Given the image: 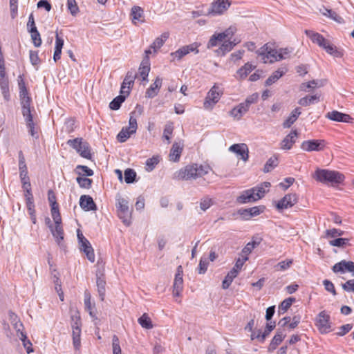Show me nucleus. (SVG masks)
Listing matches in <instances>:
<instances>
[{
    "instance_id": "2",
    "label": "nucleus",
    "mask_w": 354,
    "mask_h": 354,
    "mask_svg": "<svg viewBox=\"0 0 354 354\" xmlns=\"http://www.w3.org/2000/svg\"><path fill=\"white\" fill-rule=\"evenodd\" d=\"M314 178L324 184L336 185L344 180V175L337 171L326 169H317L313 176Z\"/></svg>"
},
{
    "instance_id": "25",
    "label": "nucleus",
    "mask_w": 354,
    "mask_h": 354,
    "mask_svg": "<svg viewBox=\"0 0 354 354\" xmlns=\"http://www.w3.org/2000/svg\"><path fill=\"white\" fill-rule=\"evenodd\" d=\"M183 145L178 142H174L169 153L170 160L174 162H178L180 157L183 151Z\"/></svg>"
},
{
    "instance_id": "24",
    "label": "nucleus",
    "mask_w": 354,
    "mask_h": 354,
    "mask_svg": "<svg viewBox=\"0 0 354 354\" xmlns=\"http://www.w3.org/2000/svg\"><path fill=\"white\" fill-rule=\"evenodd\" d=\"M150 71L149 59L144 58L139 67V75L142 81H147L149 73Z\"/></svg>"
},
{
    "instance_id": "59",
    "label": "nucleus",
    "mask_w": 354,
    "mask_h": 354,
    "mask_svg": "<svg viewBox=\"0 0 354 354\" xmlns=\"http://www.w3.org/2000/svg\"><path fill=\"white\" fill-rule=\"evenodd\" d=\"M292 264V260L286 259L285 261H282L278 263L275 266V268L277 270L283 271V270H286L288 268H289Z\"/></svg>"
},
{
    "instance_id": "53",
    "label": "nucleus",
    "mask_w": 354,
    "mask_h": 354,
    "mask_svg": "<svg viewBox=\"0 0 354 354\" xmlns=\"http://www.w3.org/2000/svg\"><path fill=\"white\" fill-rule=\"evenodd\" d=\"M76 180L80 187L86 189H89L91 187L93 183L91 179L83 177H77Z\"/></svg>"
},
{
    "instance_id": "39",
    "label": "nucleus",
    "mask_w": 354,
    "mask_h": 354,
    "mask_svg": "<svg viewBox=\"0 0 354 354\" xmlns=\"http://www.w3.org/2000/svg\"><path fill=\"white\" fill-rule=\"evenodd\" d=\"M286 70L278 69L274 71L266 81V86H270L277 82L286 73Z\"/></svg>"
},
{
    "instance_id": "26",
    "label": "nucleus",
    "mask_w": 354,
    "mask_h": 354,
    "mask_svg": "<svg viewBox=\"0 0 354 354\" xmlns=\"http://www.w3.org/2000/svg\"><path fill=\"white\" fill-rule=\"evenodd\" d=\"M262 211L259 207H253L248 209H241L239 210V214L244 219H250L251 217L259 215Z\"/></svg>"
},
{
    "instance_id": "43",
    "label": "nucleus",
    "mask_w": 354,
    "mask_h": 354,
    "mask_svg": "<svg viewBox=\"0 0 354 354\" xmlns=\"http://www.w3.org/2000/svg\"><path fill=\"white\" fill-rule=\"evenodd\" d=\"M138 321L142 328L146 329H151L153 328L151 320L147 313H144Z\"/></svg>"
},
{
    "instance_id": "28",
    "label": "nucleus",
    "mask_w": 354,
    "mask_h": 354,
    "mask_svg": "<svg viewBox=\"0 0 354 354\" xmlns=\"http://www.w3.org/2000/svg\"><path fill=\"white\" fill-rule=\"evenodd\" d=\"M83 244H80V250H82L91 262L95 261V254L93 248L88 240H84Z\"/></svg>"
},
{
    "instance_id": "35",
    "label": "nucleus",
    "mask_w": 354,
    "mask_h": 354,
    "mask_svg": "<svg viewBox=\"0 0 354 354\" xmlns=\"http://www.w3.org/2000/svg\"><path fill=\"white\" fill-rule=\"evenodd\" d=\"M169 37L168 32L162 33L160 37H157L154 41L151 44L150 47L153 49L156 52L158 49L162 47L165 43V41Z\"/></svg>"
},
{
    "instance_id": "23",
    "label": "nucleus",
    "mask_w": 354,
    "mask_h": 354,
    "mask_svg": "<svg viewBox=\"0 0 354 354\" xmlns=\"http://www.w3.org/2000/svg\"><path fill=\"white\" fill-rule=\"evenodd\" d=\"M130 15L132 19V22L134 24H137L138 22L143 23L145 21L144 10L140 6H133L131 10Z\"/></svg>"
},
{
    "instance_id": "8",
    "label": "nucleus",
    "mask_w": 354,
    "mask_h": 354,
    "mask_svg": "<svg viewBox=\"0 0 354 354\" xmlns=\"http://www.w3.org/2000/svg\"><path fill=\"white\" fill-rule=\"evenodd\" d=\"M198 46L199 45L196 42L189 45L182 46L175 52L170 53V56L173 58L172 61H174L175 59L177 60H180L184 56L187 55L191 52H194L195 54L198 53Z\"/></svg>"
},
{
    "instance_id": "29",
    "label": "nucleus",
    "mask_w": 354,
    "mask_h": 354,
    "mask_svg": "<svg viewBox=\"0 0 354 354\" xmlns=\"http://www.w3.org/2000/svg\"><path fill=\"white\" fill-rule=\"evenodd\" d=\"M9 319L17 332V335H18V334L20 335L21 332H24V325L15 313L12 311L9 312Z\"/></svg>"
},
{
    "instance_id": "21",
    "label": "nucleus",
    "mask_w": 354,
    "mask_h": 354,
    "mask_svg": "<svg viewBox=\"0 0 354 354\" xmlns=\"http://www.w3.org/2000/svg\"><path fill=\"white\" fill-rule=\"evenodd\" d=\"M306 35L311 39L313 43L317 44L319 46L323 48L327 44V40L322 35L313 30H306Z\"/></svg>"
},
{
    "instance_id": "46",
    "label": "nucleus",
    "mask_w": 354,
    "mask_h": 354,
    "mask_svg": "<svg viewBox=\"0 0 354 354\" xmlns=\"http://www.w3.org/2000/svg\"><path fill=\"white\" fill-rule=\"evenodd\" d=\"M19 338L22 341L24 346L26 349L27 353H30L33 351L32 348V343L28 339L26 334L24 332H21V334L17 335Z\"/></svg>"
},
{
    "instance_id": "3",
    "label": "nucleus",
    "mask_w": 354,
    "mask_h": 354,
    "mask_svg": "<svg viewBox=\"0 0 354 354\" xmlns=\"http://www.w3.org/2000/svg\"><path fill=\"white\" fill-rule=\"evenodd\" d=\"M207 168L203 165L194 164L187 165L185 168L180 169L175 174V178L178 180L196 179L207 174Z\"/></svg>"
},
{
    "instance_id": "7",
    "label": "nucleus",
    "mask_w": 354,
    "mask_h": 354,
    "mask_svg": "<svg viewBox=\"0 0 354 354\" xmlns=\"http://www.w3.org/2000/svg\"><path fill=\"white\" fill-rule=\"evenodd\" d=\"M315 325L322 333H328L332 330L330 315L325 311H321L315 319Z\"/></svg>"
},
{
    "instance_id": "62",
    "label": "nucleus",
    "mask_w": 354,
    "mask_h": 354,
    "mask_svg": "<svg viewBox=\"0 0 354 354\" xmlns=\"http://www.w3.org/2000/svg\"><path fill=\"white\" fill-rule=\"evenodd\" d=\"M158 162V157L153 156L151 158H148L146 161L147 169L149 171H152Z\"/></svg>"
},
{
    "instance_id": "6",
    "label": "nucleus",
    "mask_w": 354,
    "mask_h": 354,
    "mask_svg": "<svg viewBox=\"0 0 354 354\" xmlns=\"http://www.w3.org/2000/svg\"><path fill=\"white\" fill-rule=\"evenodd\" d=\"M256 53L261 57L264 63H273L275 61L279 60L278 57L279 51L270 48L268 44H265L258 49Z\"/></svg>"
},
{
    "instance_id": "34",
    "label": "nucleus",
    "mask_w": 354,
    "mask_h": 354,
    "mask_svg": "<svg viewBox=\"0 0 354 354\" xmlns=\"http://www.w3.org/2000/svg\"><path fill=\"white\" fill-rule=\"evenodd\" d=\"M238 274V272L235 269H232L223 279L222 282V288L223 289H227L233 281V279Z\"/></svg>"
},
{
    "instance_id": "42",
    "label": "nucleus",
    "mask_w": 354,
    "mask_h": 354,
    "mask_svg": "<svg viewBox=\"0 0 354 354\" xmlns=\"http://www.w3.org/2000/svg\"><path fill=\"white\" fill-rule=\"evenodd\" d=\"M254 68L251 64L246 63L237 71V75L241 79H243Z\"/></svg>"
},
{
    "instance_id": "56",
    "label": "nucleus",
    "mask_w": 354,
    "mask_h": 354,
    "mask_svg": "<svg viewBox=\"0 0 354 354\" xmlns=\"http://www.w3.org/2000/svg\"><path fill=\"white\" fill-rule=\"evenodd\" d=\"M67 7L73 16H75L79 12V8L75 0H67Z\"/></svg>"
},
{
    "instance_id": "31",
    "label": "nucleus",
    "mask_w": 354,
    "mask_h": 354,
    "mask_svg": "<svg viewBox=\"0 0 354 354\" xmlns=\"http://www.w3.org/2000/svg\"><path fill=\"white\" fill-rule=\"evenodd\" d=\"M300 114V108H295L291 112L288 118L283 122V127L284 128H290L292 126V124L297 120Z\"/></svg>"
},
{
    "instance_id": "58",
    "label": "nucleus",
    "mask_w": 354,
    "mask_h": 354,
    "mask_svg": "<svg viewBox=\"0 0 354 354\" xmlns=\"http://www.w3.org/2000/svg\"><path fill=\"white\" fill-rule=\"evenodd\" d=\"M295 301V299L293 297H289L288 299H284L280 304L279 308V310H283V313L286 312L292 304V303Z\"/></svg>"
},
{
    "instance_id": "47",
    "label": "nucleus",
    "mask_w": 354,
    "mask_h": 354,
    "mask_svg": "<svg viewBox=\"0 0 354 354\" xmlns=\"http://www.w3.org/2000/svg\"><path fill=\"white\" fill-rule=\"evenodd\" d=\"M323 48L330 55H333L334 57H341L342 54L339 51L337 50L335 46L331 44L329 41H327L326 46H323Z\"/></svg>"
},
{
    "instance_id": "9",
    "label": "nucleus",
    "mask_w": 354,
    "mask_h": 354,
    "mask_svg": "<svg viewBox=\"0 0 354 354\" xmlns=\"http://www.w3.org/2000/svg\"><path fill=\"white\" fill-rule=\"evenodd\" d=\"M222 93L219 91V88L214 85L207 93L204 102V107L206 109H212L216 104L221 96Z\"/></svg>"
},
{
    "instance_id": "50",
    "label": "nucleus",
    "mask_w": 354,
    "mask_h": 354,
    "mask_svg": "<svg viewBox=\"0 0 354 354\" xmlns=\"http://www.w3.org/2000/svg\"><path fill=\"white\" fill-rule=\"evenodd\" d=\"M32 31L29 32L31 35L33 44L35 47H39L41 45V39L39 32L37 30L32 29Z\"/></svg>"
},
{
    "instance_id": "14",
    "label": "nucleus",
    "mask_w": 354,
    "mask_h": 354,
    "mask_svg": "<svg viewBox=\"0 0 354 354\" xmlns=\"http://www.w3.org/2000/svg\"><path fill=\"white\" fill-rule=\"evenodd\" d=\"M136 74L133 71H128L123 80L120 88V93L128 95L130 93V88L133 85Z\"/></svg>"
},
{
    "instance_id": "51",
    "label": "nucleus",
    "mask_w": 354,
    "mask_h": 354,
    "mask_svg": "<svg viewBox=\"0 0 354 354\" xmlns=\"http://www.w3.org/2000/svg\"><path fill=\"white\" fill-rule=\"evenodd\" d=\"M133 133H130V130L123 127L117 136L118 140L120 142H125Z\"/></svg>"
},
{
    "instance_id": "32",
    "label": "nucleus",
    "mask_w": 354,
    "mask_h": 354,
    "mask_svg": "<svg viewBox=\"0 0 354 354\" xmlns=\"http://www.w3.org/2000/svg\"><path fill=\"white\" fill-rule=\"evenodd\" d=\"M21 105L22 109V114L25 118H29V120H30V118L32 115L30 111V97H26L24 99H21Z\"/></svg>"
},
{
    "instance_id": "37",
    "label": "nucleus",
    "mask_w": 354,
    "mask_h": 354,
    "mask_svg": "<svg viewBox=\"0 0 354 354\" xmlns=\"http://www.w3.org/2000/svg\"><path fill=\"white\" fill-rule=\"evenodd\" d=\"M275 328V322L267 324L266 328L263 333L260 330H258V334L256 336L260 342H263L266 337L269 335L270 333Z\"/></svg>"
},
{
    "instance_id": "61",
    "label": "nucleus",
    "mask_w": 354,
    "mask_h": 354,
    "mask_svg": "<svg viewBox=\"0 0 354 354\" xmlns=\"http://www.w3.org/2000/svg\"><path fill=\"white\" fill-rule=\"evenodd\" d=\"M209 262L207 258L201 257L198 265V273L205 274L207 270Z\"/></svg>"
},
{
    "instance_id": "38",
    "label": "nucleus",
    "mask_w": 354,
    "mask_h": 354,
    "mask_svg": "<svg viewBox=\"0 0 354 354\" xmlns=\"http://www.w3.org/2000/svg\"><path fill=\"white\" fill-rule=\"evenodd\" d=\"M19 169L20 177L28 176L25 158L21 151L19 152Z\"/></svg>"
},
{
    "instance_id": "44",
    "label": "nucleus",
    "mask_w": 354,
    "mask_h": 354,
    "mask_svg": "<svg viewBox=\"0 0 354 354\" xmlns=\"http://www.w3.org/2000/svg\"><path fill=\"white\" fill-rule=\"evenodd\" d=\"M73 329V342L75 348H78L80 346V335H81V328L76 326Z\"/></svg>"
},
{
    "instance_id": "18",
    "label": "nucleus",
    "mask_w": 354,
    "mask_h": 354,
    "mask_svg": "<svg viewBox=\"0 0 354 354\" xmlns=\"http://www.w3.org/2000/svg\"><path fill=\"white\" fill-rule=\"evenodd\" d=\"M80 205L85 211L96 210L97 207L91 196L82 195L80 198Z\"/></svg>"
},
{
    "instance_id": "54",
    "label": "nucleus",
    "mask_w": 354,
    "mask_h": 354,
    "mask_svg": "<svg viewBox=\"0 0 354 354\" xmlns=\"http://www.w3.org/2000/svg\"><path fill=\"white\" fill-rule=\"evenodd\" d=\"M26 125L29 128L30 134L35 138H38V133L35 131V123L33 122L32 116L30 118V120H29V118H25Z\"/></svg>"
},
{
    "instance_id": "48",
    "label": "nucleus",
    "mask_w": 354,
    "mask_h": 354,
    "mask_svg": "<svg viewBox=\"0 0 354 354\" xmlns=\"http://www.w3.org/2000/svg\"><path fill=\"white\" fill-rule=\"evenodd\" d=\"M222 41H223V40L222 39L221 35H220V33H215L209 39L207 44V48H210L216 46L219 43Z\"/></svg>"
},
{
    "instance_id": "13",
    "label": "nucleus",
    "mask_w": 354,
    "mask_h": 354,
    "mask_svg": "<svg viewBox=\"0 0 354 354\" xmlns=\"http://www.w3.org/2000/svg\"><path fill=\"white\" fill-rule=\"evenodd\" d=\"M297 202V198L295 194H288L277 203V209L279 210L292 207Z\"/></svg>"
},
{
    "instance_id": "16",
    "label": "nucleus",
    "mask_w": 354,
    "mask_h": 354,
    "mask_svg": "<svg viewBox=\"0 0 354 354\" xmlns=\"http://www.w3.org/2000/svg\"><path fill=\"white\" fill-rule=\"evenodd\" d=\"M229 150L240 156L243 161L245 162L248 160V147L246 144H234L230 147Z\"/></svg>"
},
{
    "instance_id": "1",
    "label": "nucleus",
    "mask_w": 354,
    "mask_h": 354,
    "mask_svg": "<svg viewBox=\"0 0 354 354\" xmlns=\"http://www.w3.org/2000/svg\"><path fill=\"white\" fill-rule=\"evenodd\" d=\"M270 187V183L269 182H263L252 189L243 192L237 198V201L242 204L257 201L264 196Z\"/></svg>"
},
{
    "instance_id": "45",
    "label": "nucleus",
    "mask_w": 354,
    "mask_h": 354,
    "mask_svg": "<svg viewBox=\"0 0 354 354\" xmlns=\"http://www.w3.org/2000/svg\"><path fill=\"white\" fill-rule=\"evenodd\" d=\"M350 239L348 238H337L334 240L330 241L329 243L332 246H336L338 248H344L346 245H349L348 241Z\"/></svg>"
},
{
    "instance_id": "27",
    "label": "nucleus",
    "mask_w": 354,
    "mask_h": 354,
    "mask_svg": "<svg viewBox=\"0 0 354 354\" xmlns=\"http://www.w3.org/2000/svg\"><path fill=\"white\" fill-rule=\"evenodd\" d=\"M61 224L62 223L55 224V228H53L52 225L49 226L53 234V236L55 237L57 243L60 246L62 245L61 242L64 239V230Z\"/></svg>"
},
{
    "instance_id": "10",
    "label": "nucleus",
    "mask_w": 354,
    "mask_h": 354,
    "mask_svg": "<svg viewBox=\"0 0 354 354\" xmlns=\"http://www.w3.org/2000/svg\"><path fill=\"white\" fill-rule=\"evenodd\" d=\"M183 267L178 266L173 284V295L174 297H179L183 289Z\"/></svg>"
},
{
    "instance_id": "63",
    "label": "nucleus",
    "mask_w": 354,
    "mask_h": 354,
    "mask_svg": "<svg viewBox=\"0 0 354 354\" xmlns=\"http://www.w3.org/2000/svg\"><path fill=\"white\" fill-rule=\"evenodd\" d=\"M113 354H122L121 348L120 346L119 339L116 335L113 337Z\"/></svg>"
},
{
    "instance_id": "5",
    "label": "nucleus",
    "mask_w": 354,
    "mask_h": 354,
    "mask_svg": "<svg viewBox=\"0 0 354 354\" xmlns=\"http://www.w3.org/2000/svg\"><path fill=\"white\" fill-rule=\"evenodd\" d=\"M118 214L126 225L131 224V211L129 207L128 201L119 196L117 199Z\"/></svg>"
},
{
    "instance_id": "22",
    "label": "nucleus",
    "mask_w": 354,
    "mask_h": 354,
    "mask_svg": "<svg viewBox=\"0 0 354 354\" xmlns=\"http://www.w3.org/2000/svg\"><path fill=\"white\" fill-rule=\"evenodd\" d=\"M162 86V79L157 77L154 82L148 88L145 92V97L147 98H153L157 95Z\"/></svg>"
},
{
    "instance_id": "36",
    "label": "nucleus",
    "mask_w": 354,
    "mask_h": 354,
    "mask_svg": "<svg viewBox=\"0 0 354 354\" xmlns=\"http://www.w3.org/2000/svg\"><path fill=\"white\" fill-rule=\"evenodd\" d=\"M319 96L317 95H310V96L306 95V96L301 98L299 100L298 103L301 106H307L310 104H313L315 102H319Z\"/></svg>"
},
{
    "instance_id": "57",
    "label": "nucleus",
    "mask_w": 354,
    "mask_h": 354,
    "mask_svg": "<svg viewBox=\"0 0 354 354\" xmlns=\"http://www.w3.org/2000/svg\"><path fill=\"white\" fill-rule=\"evenodd\" d=\"M258 99L259 94L257 93H254L248 96L243 103L250 109V106L253 104H255L258 101Z\"/></svg>"
},
{
    "instance_id": "49",
    "label": "nucleus",
    "mask_w": 354,
    "mask_h": 354,
    "mask_svg": "<svg viewBox=\"0 0 354 354\" xmlns=\"http://www.w3.org/2000/svg\"><path fill=\"white\" fill-rule=\"evenodd\" d=\"M136 177V171L132 169H127L124 171V181L127 184L132 183L135 181Z\"/></svg>"
},
{
    "instance_id": "52",
    "label": "nucleus",
    "mask_w": 354,
    "mask_h": 354,
    "mask_svg": "<svg viewBox=\"0 0 354 354\" xmlns=\"http://www.w3.org/2000/svg\"><path fill=\"white\" fill-rule=\"evenodd\" d=\"M51 214L55 224L62 223V218L59 211V205L51 207Z\"/></svg>"
},
{
    "instance_id": "30",
    "label": "nucleus",
    "mask_w": 354,
    "mask_h": 354,
    "mask_svg": "<svg viewBox=\"0 0 354 354\" xmlns=\"http://www.w3.org/2000/svg\"><path fill=\"white\" fill-rule=\"evenodd\" d=\"M285 337L286 335L283 333L282 330H278L275 335L273 337L269 345V351H273L274 350H275L277 347L282 342Z\"/></svg>"
},
{
    "instance_id": "11",
    "label": "nucleus",
    "mask_w": 354,
    "mask_h": 354,
    "mask_svg": "<svg viewBox=\"0 0 354 354\" xmlns=\"http://www.w3.org/2000/svg\"><path fill=\"white\" fill-rule=\"evenodd\" d=\"M332 270L335 273H344L346 272H348L352 274V276H354V262L351 261H346L345 260H342L340 262L335 263L333 266Z\"/></svg>"
},
{
    "instance_id": "60",
    "label": "nucleus",
    "mask_w": 354,
    "mask_h": 354,
    "mask_svg": "<svg viewBox=\"0 0 354 354\" xmlns=\"http://www.w3.org/2000/svg\"><path fill=\"white\" fill-rule=\"evenodd\" d=\"M236 45V43L231 41H225L224 43L219 48V50L222 51L223 54H225L227 52H230L234 46Z\"/></svg>"
},
{
    "instance_id": "19",
    "label": "nucleus",
    "mask_w": 354,
    "mask_h": 354,
    "mask_svg": "<svg viewBox=\"0 0 354 354\" xmlns=\"http://www.w3.org/2000/svg\"><path fill=\"white\" fill-rule=\"evenodd\" d=\"M298 136L297 130L292 131L288 135H287L283 140L281 142V148L282 149H290L293 144L296 141V138Z\"/></svg>"
},
{
    "instance_id": "20",
    "label": "nucleus",
    "mask_w": 354,
    "mask_h": 354,
    "mask_svg": "<svg viewBox=\"0 0 354 354\" xmlns=\"http://www.w3.org/2000/svg\"><path fill=\"white\" fill-rule=\"evenodd\" d=\"M249 111V109L244 105L243 102L234 106L230 112L229 115L234 120H240L242 117Z\"/></svg>"
},
{
    "instance_id": "40",
    "label": "nucleus",
    "mask_w": 354,
    "mask_h": 354,
    "mask_svg": "<svg viewBox=\"0 0 354 354\" xmlns=\"http://www.w3.org/2000/svg\"><path fill=\"white\" fill-rule=\"evenodd\" d=\"M126 98L125 94H121L115 97L109 104V108L111 110H118L122 102H124Z\"/></svg>"
},
{
    "instance_id": "12",
    "label": "nucleus",
    "mask_w": 354,
    "mask_h": 354,
    "mask_svg": "<svg viewBox=\"0 0 354 354\" xmlns=\"http://www.w3.org/2000/svg\"><path fill=\"white\" fill-rule=\"evenodd\" d=\"M324 146V140H309L304 141L301 143V148L304 151H321L323 149Z\"/></svg>"
},
{
    "instance_id": "17",
    "label": "nucleus",
    "mask_w": 354,
    "mask_h": 354,
    "mask_svg": "<svg viewBox=\"0 0 354 354\" xmlns=\"http://www.w3.org/2000/svg\"><path fill=\"white\" fill-rule=\"evenodd\" d=\"M326 118L333 121L342 122H351L353 120V118L349 115L339 112L337 111H333L327 113Z\"/></svg>"
},
{
    "instance_id": "41",
    "label": "nucleus",
    "mask_w": 354,
    "mask_h": 354,
    "mask_svg": "<svg viewBox=\"0 0 354 354\" xmlns=\"http://www.w3.org/2000/svg\"><path fill=\"white\" fill-rule=\"evenodd\" d=\"M279 164L278 158L277 156L270 158L263 167V172L268 173L274 169Z\"/></svg>"
},
{
    "instance_id": "55",
    "label": "nucleus",
    "mask_w": 354,
    "mask_h": 354,
    "mask_svg": "<svg viewBox=\"0 0 354 354\" xmlns=\"http://www.w3.org/2000/svg\"><path fill=\"white\" fill-rule=\"evenodd\" d=\"M134 113H131L129 120V127H125L127 129L130 130V133H135L138 128L137 120L133 116Z\"/></svg>"
},
{
    "instance_id": "15",
    "label": "nucleus",
    "mask_w": 354,
    "mask_h": 354,
    "mask_svg": "<svg viewBox=\"0 0 354 354\" xmlns=\"http://www.w3.org/2000/svg\"><path fill=\"white\" fill-rule=\"evenodd\" d=\"M230 3L227 0H215L211 6L209 13L213 15H221L230 7Z\"/></svg>"
},
{
    "instance_id": "33",
    "label": "nucleus",
    "mask_w": 354,
    "mask_h": 354,
    "mask_svg": "<svg viewBox=\"0 0 354 354\" xmlns=\"http://www.w3.org/2000/svg\"><path fill=\"white\" fill-rule=\"evenodd\" d=\"M102 274L101 276H98L97 274V279H96V285L97 288V292L99 294V296L100 297L101 301H104V297H105V292H106V281L102 277Z\"/></svg>"
},
{
    "instance_id": "64",
    "label": "nucleus",
    "mask_w": 354,
    "mask_h": 354,
    "mask_svg": "<svg viewBox=\"0 0 354 354\" xmlns=\"http://www.w3.org/2000/svg\"><path fill=\"white\" fill-rule=\"evenodd\" d=\"M344 290L348 292H354V279L348 280L342 285Z\"/></svg>"
},
{
    "instance_id": "4",
    "label": "nucleus",
    "mask_w": 354,
    "mask_h": 354,
    "mask_svg": "<svg viewBox=\"0 0 354 354\" xmlns=\"http://www.w3.org/2000/svg\"><path fill=\"white\" fill-rule=\"evenodd\" d=\"M67 145L76 150V151L82 157L91 160L92 155L91 147L88 142L83 141L82 138H77L73 140H68Z\"/></svg>"
}]
</instances>
